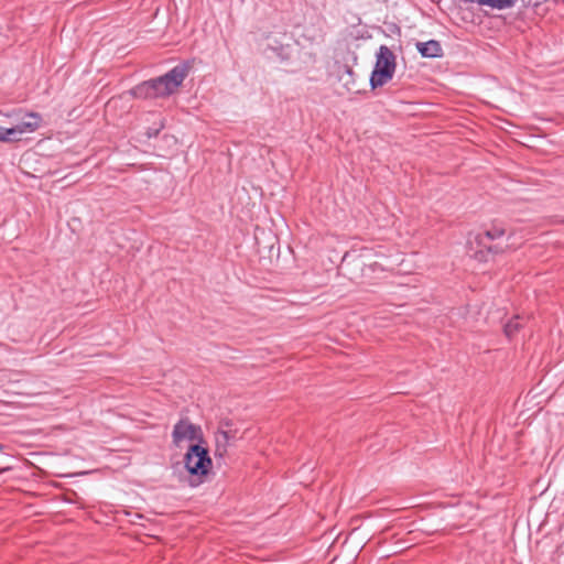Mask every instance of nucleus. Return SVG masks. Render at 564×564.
I'll list each match as a JSON object with an SVG mask.
<instances>
[{"instance_id":"2","label":"nucleus","mask_w":564,"mask_h":564,"mask_svg":"<svg viewBox=\"0 0 564 564\" xmlns=\"http://www.w3.org/2000/svg\"><path fill=\"white\" fill-rule=\"evenodd\" d=\"M394 53L386 45H381L376 54V65L370 76L371 87L378 88L393 78L397 67Z\"/></svg>"},{"instance_id":"10","label":"nucleus","mask_w":564,"mask_h":564,"mask_svg":"<svg viewBox=\"0 0 564 564\" xmlns=\"http://www.w3.org/2000/svg\"><path fill=\"white\" fill-rule=\"evenodd\" d=\"M345 73H346L349 77H351V76H352V70H351L349 67H347V68H346Z\"/></svg>"},{"instance_id":"7","label":"nucleus","mask_w":564,"mask_h":564,"mask_svg":"<svg viewBox=\"0 0 564 564\" xmlns=\"http://www.w3.org/2000/svg\"><path fill=\"white\" fill-rule=\"evenodd\" d=\"M416 50L423 57L435 58L443 55V48L438 41L430 40L427 42H417Z\"/></svg>"},{"instance_id":"1","label":"nucleus","mask_w":564,"mask_h":564,"mask_svg":"<svg viewBox=\"0 0 564 564\" xmlns=\"http://www.w3.org/2000/svg\"><path fill=\"white\" fill-rule=\"evenodd\" d=\"M186 76L187 67L185 65H177L165 75L135 86L131 89V94L133 97L140 99L167 97L177 90Z\"/></svg>"},{"instance_id":"5","label":"nucleus","mask_w":564,"mask_h":564,"mask_svg":"<svg viewBox=\"0 0 564 564\" xmlns=\"http://www.w3.org/2000/svg\"><path fill=\"white\" fill-rule=\"evenodd\" d=\"M172 437L173 443L180 447L185 443L199 442L202 440V430L187 419L181 420L174 425Z\"/></svg>"},{"instance_id":"6","label":"nucleus","mask_w":564,"mask_h":564,"mask_svg":"<svg viewBox=\"0 0 564 564\" xmlns=\"http://www.w3.org/2000/svg\"><path fill=\"white\" fill-rule=\"evenodd\" d=\"M505 228L499 225H492L489 229L485 230L482 234L478 236V242L484 248L492 251L494 248L488 243L489 241H495L505 236ZM495 251H498V246L495 247Z\"/></svg>"},{"instance_id":"4","label":"nucleus","mask_w":564,"mask_h":564,"mask_svg":"<svg viewBox=\"0 0 564 564\" xmlns=\"http://www.w3.org/2000/svg\"><path fill=\"white\" fill-rule=\"evenodd\" d=\"M184 464L186 470L192 476H205L212 467V459L208 456L206 448L199 444H191L187 453L184 456Z\"/></svg>"},{"instance_id":"3","label":"nucleus","mask_w":564,"mask_h":564,"mask_svg":"<svg viewBox=\"0 0 564 564\" xmlns=\"http://www.w3.org/2000/svg\"><path fill=\"white\" fill-rule=\"evenodd\" d=\"M6 117L12 119L13 123L10 128L14 142L22 140L24 134L35 132L42 122V117L37 112L24 111L22 109L13 110L4 113Z\"/></svg>"},{"instance_id":"9","label":"nucleus","mask_w":564,"mask_h":564,"mask_svg":"<svg viewBox=\"0 0 564 564\" xmlns=\"http://www.w3.org/2000/svg\"><path fill=\"white\" fill-rule=\"evenodd\" d=\"M0 142H14L10 128L0 127Z\"/></svg>"},{"instance_id":"8","label":"nucleus","mask_w":564,"mask_h":564,"mask_svg":"<svg viewBox=\"0 0 564 564\" xmlns=\"http://www.w3.org/2000/svg\"><path fill=\"white\" fill-rule=\"evenodd\" d=\"M519 317H516L514 319L509 321L505 326V333L508 337H511L520 327V324L518 322Z\"/></svg>"}]
</instances>
